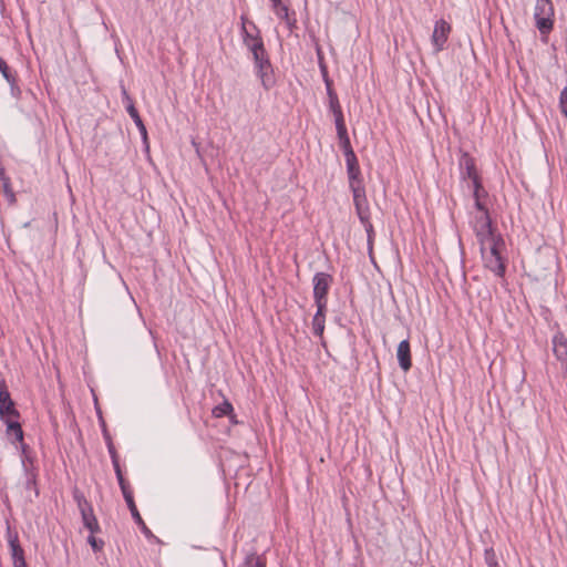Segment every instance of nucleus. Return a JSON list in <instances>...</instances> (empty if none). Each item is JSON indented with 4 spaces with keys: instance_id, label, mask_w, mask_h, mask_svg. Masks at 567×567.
<instances>
[{
    "instance_id": "9b49d317",
    "label": "nucleus",
    "mask_w": 567,
    "mask_h": 567,
    "mask_svg": "<svg viewBox=\"0 0 567 567\" xmlns=\"http://www.w3.org/2000/svg\"><path fill=\"white\" fill-rule=\"evenodd\" d=\"M123 96H124L125 101L127 102V105H126L127 113L130 114V116L134 121L135 125L137 126L143 140L146 142L147 141L146 127H145L136 107L134 106V104L125 89H123Z\"/></svg>"
},
{
    "instance_id": "f8f14e48",
    "label": "nucleus",
    "mask_w": 567,
    "mask_h": 567,
    "mask_svg": "<svg viewBox=\"0 0 567 567\" xmlns=\"http://www.w3.org/2000/svg\"><path fill=\"white\" fill-rule=\"evenodd\" d=\"M399 365L403 371H409L412 367L411 349L409 340H402L396 350Z\"/></svg>"
},
{
    "instance_id": "c85d7f7f",
    "label": "nucleus",
    "mask_w": 567,
    "mask_h": 567,
    "mask_svg": "<svg viewBox=\"0 0 567 567\" xmlns=\"http://www.w3.org/2000/svg\"><path fill=\"white\" fill-rule=\"evenodd\" d=\"M360 221L364 225L365 231L368 234L369 243H371L372 235H373V226L370 223V213H367V219L365 220H360Z\"/></svg>"
},
{
    "instance_id": "393cba45",
    "label": "nucleus",
    "mask_w": 567,
    "mask_h": 567,
    "mask_svg": "<svg viewBox=\"0 0 567 567\" xmlns=\"http://www.w3.org/2000/svg\"><path fill=\"white\" fill-rule=\"evenodd\" d=\"M485 563L488 567H499L493 548L485 549Z\"/></svg>"
},
{
    "instance_id": "5701e85b",
    "label": "nucleus",
    "mask_w": 567,
    "mask_h": 567,
    "mask_svg": "<svg viewBox=\"0 0 567 567\" xmlns=\"http://www.w3.org/2000/svg\"><path fill=\"white\" fill-rule=\"evenodd\" d=\"M245 564L247 567H266V560L256 554L248 555Z\"/></svg>"
},
{
    "instance_id": "2eb2a0df",
    "label": "nucleus",
    "mask_w": 567,
    "mask_h": 567,
    "mask_svg": "<svg viewBox=\"0 0 567 567\" xmlns=\"http://www.w3.org/2000/svg\"><path fill=\"white\" fill-rule=\"evenodd\" d=\"M336 128H337L338 137L340 141V146L342 147V150L344 152L346 158H349L350 156H352V157L355 156V154L352 150L351 143H350V138L347 133L346 124L338 125V126H336Z\"/></svg>"
},
{
    "instance_id": "0eeeda50",
    "label": "nucleus",
    "mask_w": 567,
    "mask_h": 567,
    "mask_svg": "<svg viewBox=\"0 0 567 567\" xmlns=\"http://www.w3.org/2000/svg\"><path fill=\"white\" fill-rule=\"evenodd\" d=\"M0 417L2 421L9 417H19V412L14 408L4 380H0Z\"/></svg>"
},
{
    "instance_id": "7ed1b4c3",
    "label": "nucleus",
    "mask_w": 567,
    "mask_h": 567,
    "mask_svg": "<svg viewBox=\"0 0 567 567\" xmlns=\"http://www.w3.org/2000/svg\"><path fill=\"white\" fill-rule=\"evenodd\" d=\"M534 18L542 34L553 29L554 7L550 0H536Z\"/></svg>"
},
{
    "instance_id": "4be33fe9",
    "label": "nucleus",
    "mask_w": 567,
    "mask_h": 567,
    "mask_svg": "<svg viewBox=\"0 0 567 567\" xmlns=\"http://www.w3.org/2000/svg\"><path fill=\"white\" fill-rule=\"evenodd\" d=\"M231 412L233 405L228 401H225L213 409V415L215 417H223L225 415H229Z\"/></svg>"
},
{
    "instance_id": "6e6552de",
    "label": "nucleus",
    "mask_w": 567,
    "mask_h": 567,
    "mask_svg": "<svg viewBox=\"0 0 567 567\" xmlns=\"http://www.w3.org/2000/svg\"><path fill=\"white\" fill-rule=\"evenodd\" d=\"M458 165L461 169V175L464 179L468 178L471 181V184L475 183V181H481L476 172L475 161L472 156H470V154L462 153L458 159Z\"/></svg>"
},
{
    "instance_id": "412c9836",
    "label": "nucleus",
    "mask_w": 567,
    "mask_h": 567,
    "mask_svg": "<svg viewBox=\"0 0 567 567\" xmlns=\"http://www.w3.org/2000/svg\"><path fill=\"white\" fill-rule=\"evenodd\" d=\"M113 467H114V471H115V474H116V478L118 481V485L121 487L123 496H126V495L131 494L132 491L130 489L128 484L124 480V476L122 474V470H121L120 464H115Z\"/></svg>"
},
{
    "instance_id": "c756f323",
    "label": "nucleus",
    "mask_w": 567,
    "mask_h": 567,
    "mask_svg": "<svg viewBox=\"0 0 567 567\" xmlns=\"http://www.w3.org/2000/svg\"><path fill=\"white\" fill-rule=\"evenodd\" d=\"M559 104L563 114L567 117V87H565L560 93Z\"/></svg>"
},
{
    "instance_id": "f03ea898",
    "label": "nucleus",
    "mask_w": 567,
    "mask_h": 567,
    "mask_svg": "<svg viewBox=\"0 0 567 567\" xmlns=\"http://www.w3.org/2000/svg\"><path fill=\"white\" fill-rule=\"evenodd\" d=\"M503 245V240L499 239L487 244L484 250H481L485 267L499 277L504 276L506 269L503 257L501 256V247Z\"/></svg>"
},
{
    "instance_id": "20e7f679",
    "label": "nucleus",
    "mask_w": 567,
    "mask_h": 567,
    "mask_svg": "<svg viewBox=\"0 0 567 567\" xmlns=\"http://www.w3.org/2000/svg\"><path fill=\"white\" fill-rule=\"evenodd\" d=\"M313 282V299L316 306H327V295L332 284L331 275L327 272H317L312 279Z\"/></svg>"
},
{
    "instance_id": "6ab92c4d",
    "label": "nucleus",
    "mask_w": 567,
    "mask_h": 567,
    "mask_svg": "<svg viewBox=\"0 0 567 567\" xmlns=\"http://www.w3.org/2000/svg\"><path fill=\"white\" fill-rule=\"evenodd\" d=\"M329 107L334 115L336 126L344 124V118L338 97L332 96V99L329 100Z\"/></svg>"
},
{
    "instance_id": "f3484780",
    "label": "nucleus",
    "mask_w": 567,
    "mask_h": 567,
    "mask_svg": "<svg viewBox=\"0 0 567 567\" xmlns=\"http://www.w3.org/2000/svg\"><path fill=\"white\" fill-rule=\"evenodd\" d=\"M81 516L84 527L87 528L91 534L100 533L101 528L93 509L87 513H83Z\"/></svg>"
},
{
    "instance_id": "aec40b11",
    "label": "nucleus",
    "mask_w": 567,
    "mask_h": 567,
    "mask_svg": "<svg viewBox=\"0 0 567 567\" xmlns=\"http://www.w3.org/2000/svg\"><path fill=\"white\" fill-rule=\"evenodd\" d=\"M74 501L76 502L81 515L93 509L85 496L79 491L74 492Z\"/></svg>"
},
{
    "instance_id": "a878e982",
    "label": "nucleus",
    "mask_w": 567,
    "mask_h": 567,
    "mask_svg": "<svg viewBox=\"0 0 567 567\" xmlns=\"http://www.w3.org/2000/svg\"><path fill=\"white\" fill-rule=\"evenodd\" d=\"M87 543L91 545L92 549L96 551H101L104 547V542L102 539H99L94 536V534L90 533V536L87 537Z\"/></svg>"
},
{
    "instance_id": "473e14b6",
    "label": "nucleus",
    "mask_w": 567,
    "mask_h": 567,
    "mask_svg": "<svg viewBox=\"0 0 567 567\" xmlns=\"http://www.w3.org/2000/svg\"><path fill=\"white\" fill-rule=\"evenodd\" d=\"M447 38H439V37H435V38H432V42L433 44L436 47L437 50H441L445 43Z\"/></svg>"
},
{
    "instance_id": "a211bd4d",
    "label": "nucleus",
    "mask_w": 567,
    "mask_h": 567,
    "mask_svg": "<svg viewBox=\"0 0 567 567\" xmlns=\"http://www.w3.org/2000/svg\"><path fill=\"white\" fill-rule=\"evenodd\" d=\"M7 424V432L16 437L17 441L23 440V431L18 422V417H9L3 421Z\"/></svg>"
},
{
    "instance_id": "72a5a7b5",
    "label": "nucleus",
    "mask_w": 567,
    "mask_h": 567,
    "mask_svg": "<svg viewBox=\"0 0 567 567\" xmlns=\"http://www.w3.org/2000/svg\"><path fill=\"white\" fill-rule=\"evenodd\" d=\"M475 206L476 208L482 213V215L484 214H488L486 207L484 206V204L482 203V199H475Z\"/></svg>"
},
{
    "instance_id": "1a4fd4ad",
    "label": "nucleus",
    "mask_w": 567,
    "mask_h": 567,
    "mask_svg": "<svg viewBox=\"0 0 567 567\" xmlns=\"http://www.w3.org/2000/svg\"><path fill=\"white\" fill-rule=\"evenodd\" d=\"M553 352L561 363V369L567 373V339L558 332L553 338Z\"/></svg>"
},
{
    "instance_id": "cd10ccee",
    "label": "nucleus",
    "mask_w": 567,
    "mask_h": 567,
    "mask_svg": "<svg viewBox=\"0 0 567 567\" xmlns=\"http://www.w3.org/2000/svg\"><path fill=\"white\" fill-rule=\"evenodd\" d=\"M106 440H107V450H109L110 456L112 458L113 466L115 464H120L118 456H117V453H116V450H115L113 443L111 442L109 436H106Z\"/></svg>"
},
{
    "instance_id": "423d86ee",
    "label": "nucleus",
    "mask_w": 567,
    "mask_h": 567,
    "mask_svg": "<svg viewBox=\"0 0 567 567\" xmlns=\"http://www.w3.org/2000/svg\"><path fill=\"white\" fill-rule=\"evenodd\" d=\"M350 188L353 195V203L360 220L367 219V213H369L368 200L365 196V189L362 182H352Z\"/></svg>"
},
{
    "instance_id": "9d476101",
    "label": "nucleus",
    "mask_w": 567,
    "mask_h": 567,
    "mask_svg": "<svg viewBox=\"0 0 567 567\" xmlns=\"http://www.w3.org/2000/svg\"><path fill=\"white\" fill-rule=\"evenodd\" d=\"M8 542L11 551V558L13 561V567H27V563L24 559V550L19 543L18 535L9 534Z\"/></svg>"
},
{
    "instance_id": "dca6fc26",
    "label": "nucleus",
    "mask_w": 567,
    "mask_h": 567,
    "mask_svg": "<svg viewBox=\"0 0 567 567\" xmlns=\"http://www.w3.org/2000/svg\"><path fill=\"white\" fill-rule=\"evenodd\" d=\"M347 162V172L349 177V185L352 184V182H362L360 178V167L357 159V156H350L349 158H346Z\"/></svg>"
},
{
    "instance_id": "f257e3e1",
    "label": "nucleus",
    "mask_w": 567,
    "mask_h": 567,
    "mask_svg": "<svg viewBox=\"0 0 567 567\" xmlns=\"http://www.w3.org/2000/svg\"><path fill=\"white\" fill-rule=\"evenodd\" d=\"M246 45L252 53L255 68L261 81L262 86L269 90L275 81L272 76V68L268 58V53L261 42V38H244Z\"/></svg>"
},
{
    "instance_id": "39448f33",
    "label": "nucleus",
    "mask_w": 567,
    "mask_h": 567,
    "mask_svg": "<svg viewBox=\"0 0 567 567\" xmlns=\"http://www.w3.org/2000/svg\"><path fill=\"white\" fill-rule=\"evenodd\" d=\"M474 229L481 244V250H484V247L487 244L501 239L496 238L493 234L491 218L488 214L481 215L480 217L476 218Z\"/></svg>"
},
{
    "instance_id": "ddd939ff",
    "label": "nucleus",
    "mask_w": 567,
    "mask_h": 567,
    "mask_svg": "<svg viewBox=\"0 0 567 567\" xmlns=\"http://www.w3.org/2000/svg\"><path fill=\"white\" fill-rule=\"evenodd\" d=\"M128 508H130V512L132 514V517L134 518L135 523L141 527L142 532L146 535V536H151L152 533L151 530L147 528V526L145 525L143 518L141 517L140 513H138V509L135 505V502H134V498H133V493L126 495V496H123Z\"/></svg>"
},
{
    "instance_id": "bb28decb",
    "label": "nucleus",
    "mask_w": 567,
    "mask_h": 567,
    "mask_svg": "<svg viewBox=\"0 0 567 567\" xmlns=\"http://www.w3.org/2000/svg\"><path fill=\"white\" fill-rule=\"evenodd\" d=\"M473 187V196L475 199H482L486 195V192L484 187L481 184V181H475V183H472Z\"/></svg>"
},
{
    "instance_id": "f704fd0d",
    "label": "nucleus",
    "mask_w": 567,
    "mask_h": 567,
    "mask_svg": "<svg viewBox=\"0 0 567 567\" xmlns=\"http://www.w3.org/2000/svg\"><path fill=\"white\" fill-rule=\"evenodd\" d=\"M272 2V6L275 8H277L280 3H281V0H270Z\"/></svg>"
},
{
    "instance_id": "b1692460",
    "label": "nucleus",
    "mask_w": 567,
    "mask_h": 567,
    "mask_svg": "<svg viewBox=\"0 0 567 567\" xmlns=\"http://www.w3.org/2000/svg\"><path fill=\"white\" fill-rule=\"evenodd\" d=\"M451 32V25L444 20L436 22L433 35H445Z\"/></svg>"
},
{
    "instance_id": "2f4dec72",
    "label": "nucleus",
    "mask_w": 567,
    "mask_h": 567,
    "mask_svg": "<svg viewBox=\"0 0 567 567\" xmlns=\"http://www.w3.org/2000/svg\"><path fill=\"white\" fill-rule=\"evenodd\" d=\"M324 82H326V85H327V93H328V96H329V100L333 97H338L336 92L332 90L331 87V82L330 80L328 79V76L324 74Z\"/></svg>"
},
{
    "instance_id": "4468645a",
    "label": "nucleus",
    "mask_w": 567,
    "mask_h": 567,
    "mask_svg": "<svg viewBox=\"0 0 567 567\" xmlns=\"http://www.w3.org/2000/svg\"><path fill=\"white\" fill-rule=\"evenodd\" d=\"M327 306H317V312L312 319L313 333L322 338L324 332V320H326Z\"/></svg>"
},
{
    "instance_id": "7c9ffc66",
    "label": "nucleus",
    "mask_w": 567,
    "mask_h": 567,
    "mask_svg": "<svg viewBox=\"0 0 567 567\" xmlns=\"http://www.w3.org/2000/svg\"><path fill=\"white\" fill-rule=\"evenodd\" d=\"M0 72L8 82H12L13 79L9 73V68L3 59L0 58Z\"/></svg>"
}]
</instances>
